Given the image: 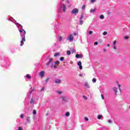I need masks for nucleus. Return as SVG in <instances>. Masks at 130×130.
<instances>
[{
    "label": "nucleus",
    "instance_id": "f257e3e1",
    "mask_svg": "<svg viewBox=\"0 0 130 130\" xmlns=\"http://www.w3.org/2000/svg\"><path fill=\"white\" fill-rule=\"evenodd\" d=\"M19 32L20 33V36L22 37V38L25 39V36L26 35V31L24 29H20L19 30Z\"/></svg>",
    "mask_w": 130,
    "mask_h": 130
},
{
    "label": "nucleus",
    "instance_id": "f03ea898",
    "mask_svg": "<svg viewBox=\"0 0 130 130\" xmlns=\"http://www.w3.org/2000/svg\"><path fill=\"white\" fill-rule=\"evenodd\" d=\"M59 64V61L57 60L55 62V63L54 65H52L51 68H54V69H57V67H56V64Z\"/></svg>",
    "mask_w": 130,
    "mask_h": 130
},
{
    "label": "nucleus",
    "instance_id": "7ed1b4c3",
    "mask_svg": "<svg viewBox=\"0 0 130 130\" xmlns=\"http://www.w3.org/2000/svg\"><path fill=\"white\" fill-rule=\"evenodd\" d=\"M78 13H79V10L77 8L74 9L71 12L72 14H78Z\"/></svg>",
    "mask_w": 130,
    "mask_h": 130
},
{
    "label": "nucleus",
    "instance_id": "20e7f679",
    "mask_svg": "<svg viewBox=\"0 0 130 130\" xmlns=\"http://www.w3.org/2000/svg\"><path fill=\"white\" fill-rule=\"evenodd\" d=\"M77 64L79 67V70H83V66H82V62L81 61H79Z\"/></svg>",
    "mask_w": 130,
    "mask_h": 130
},
{
    "label": "nucleus",
    "instance_id": "39448f33",
    "mask_svg": "<svg viewBox=\"0 0 130 130\" xmlns=\"http://www.w3.org/2000/svg\"><path fill=\"white\" fill-rule=\"evenodd\" d=\"M68 39H69L70 41H73V40H74V36H73V35H70Z\"/></svg>",
    "mask_w": 130,
    "mask_h": 130
},
{
    "label": "nucleus",
    "instance_id": "423d86ee",
    "mask_svg": "<svg viewBox=\"0 0 130 130\" xmlns=\"http://www.w3.org/2000/svg\"><path fill=\"white\" fill-rule=\"evenodd\" d=\"M55 84H60L61 83V80L60 79H56L55 80Z\"/></svg>",
    "mask_w": 130,
    "mask_h": 130
},
{
    "label": "nucleus",
    "instance_id": "0eeeda50",
    "mask_svg": "<svg viewBox=\"0 0 130 130\" xmlns=\"http://www.w3.org/2000/svg\"><path fill=\"white\" fill-rule=\"evenodd\" d=\"M40 76L41 78H43L44 77V71H42L40 73Z\"/></svg>",
    "mask_w": 130,
    "mask_h": 130
},
{
    "label": "nucleus",
    "instance_id": "6e6552de",
    "mask_svg": "<svg viewBox=\"0 0 130 130\" xmlns=\"http://www.w3.org/2000/svg\"><path fill=\"white\" fill-rule=\"evenodd\" d=\"M113 91H114L115 95H117V88L113 87Z\"/></svg>",
    "mask_w": 130,
    "mask_h": 130
},
{
    "label": "nucleus",
    "instance_id": "1a4fd4ad",
    "mask_svg": "<svg viewBox=\"0 0 130 130\" xmlns=\"http://www.w3.org/2000/svg\"><path fill=\"white\" fill-rule=\"evenodd\" d=\"M84 86L87 88H90V86L89 85V84L87 82L84 83Z\"/></svg>",
    "mask_w": 130,
    "mask_h": 130
},
{
    "label": "nucleus",
    "instance_id": "9d476101",
    "mask_svg": "<svg viewBox=\"0 0 130 130\" xmlns=\"http://www.w3.org/2000/svg\"><path fill=\"white\" fill-rule=\"evenodd\" d=\"M23 41H26V40L24 38H22V41H21L20 42V46H23V45H22V43H23Z\"/></svg>",
    "mask_w": 130,
    "mask_h": 130
},
{
    "label": "nucleus",
    "instance_id": "9b49d317",
    "mask_svg": "<svg viewBox=\"0 0 130 130\" xmlns=\"http://www.w3.org/2000/svg\"><path fill=\"white\" fill-rule=\"evenodd\" d=\"M61 99L62 100V101H67V98L65 96H61Z\"/></svg>",
    "mask_w": 130,
    "mask_h": 130
},
{
    "label": "nucleus",
    "instance_id": "f8f14e48",
    "mask_svg": "<svg viewBox=\"0 0 130 130\" xmlns=\"http://www.w3.org/2000/svg\"><path fill=\"white\" fill-rule=\"evenodd\" d=\"M96 11V8L94 9H91L90 10V13H95V11Z\"/></svg>",
    "mask_w": 130,
    "mask_h": 130
},
{
    "label": "nucleus",
    "instance_id": "ddd939ff",
    "mask_svg": "<svg viewBox=\"0 0 130 130\" xmlns=\"http://www.w3.org/2000/svg\"><path fill=\"white\" fill-rule=\"evenodd\" d=\"M66 5L63 4V12L64 13L66 12Z\"/></svg>",
    "mask_w": 130,
    "mask_h": 130
},
{
    "label": "nucleus",
    "instance_id": "4468645a",
    "mask_svg": "<svg viewBox=\"0 0 130 130\" xmlns=\"http://www.w3.org/2000/svg\"><path fill=\"white\" fill-rule=\"evenodd\" d=\"M52 60H53V59L50 58V60L49 61V62L48 63V64H47V66H49L50 63H51V61H52Z\"/></svg>",
    "mask_w": 130,
    "mask_h": 130
},
{
    "label": "nucleus",
    "instance_id": "2eb2a0df",
    "mask_svg": "<svg viewBox=\"0 0 130 130\" xmlns=\"http://www.w3.org/2000/svg\"><path fill=\"white\" fill-rule=\"evenodd\" d=\"M103 117V115H98V119H101V118H102Z\"/></svg>",
    "mask_w": 130,
    "mask_h": 130
},
{
    "label": "nucleus",
    "instance_id": "dca6fc26",
    "mask_svg": "<svg viewBox=\"0 0 130 130\" xmlns=\"http://www.w3.org/2000/svg\"><path fill=\"white\" fill-rule=\"evenodd\" d=\"M66 116H70V112H67L66 114H65Z\"/></svg>",
    "mask_w": 130,
    "mask_h": 130
},
{
    "label": "nucleus",
    "instance_id": "f3484780",
    "mask_svg": "<svg viewBox=\"0 0 130 130\" xmlns=\"http://www.w3.org/2000/svg\"><path fill=\"white\" fill-rule=\"evenodd\" d=\"M113 49H114L115 50H117V47H116V46H113Z\"/></svg>",
    "mask_w": 130,
    "mask_h": 130
},
{
    "label": "nucleus",
    "instance_id": "a211bd4d",
    "mask_svg": "<svg viewBox=\"0 0 130 130\" xmlns=\"http://www.w3.org/2000/svg\"><path fill=\"white\" fill-rule=\"evenodd\" d=\"M59 55V53H56V54H54V56L56 57V56H58Z\"/></svg>",
    "mask_w": 130,
    "mask_h": 130
},
{
    "label": "nucleus",
    "instance_id": "6ab92c4d",
    "mask_svg": "<svg viewBox=\"0 0 130 130\" xmlns=\"http://www.w3.org/2000/svg\"><path fill=\"white\" fill-rule=\"evenodd\" d=\"M75 56H76V58H80V54H77Z\"/></svg>",
    "mask_w": 130,
    "mask_h": 130
},
{
    "label": "nucleus",
    "instance_id": "aec40b11",
    "mask_svg": "<svg viewBox=\"0 0 130 130\" xmlns=\"http://www.w3.org/2000/svg\"><path fill=\"white\" fill-rule=\"evenodd\" d=\"M83 23H84V22L82 20H81L80 21L79 24H80V25H83Z\"/></svg>",
    "mask_w": 130,
    "mask_h": 130
},
{
    "label": "nucleus",
    "instance_id": "412c9836",
    "mask_svg": "<svg viewBox=\"0 0 130 130\" xmlns=\"http://www.w3.org/2000/svg\"><path fill=\"white\" fill-rule=\"evenodd\" d=\"M116 41H114L113 43V46H116Z\"/></svg>",
    "mask_w": 130,
    "mask_h": 130
},
{
    "label": "nucleus",
    "instance_id": "4be33fe9",
    "mask_svg": "<svg viewBox=\"0 0 130 130\" xmlns=\"http://www.w3.org/2000/svg\"><path fill=\"white\" fill-rule=\"evenodd\" d=\"M67 54L68 55H71V51H67Z\"/></svg>",
    "mask_w": 130,
    "mask_h": 130
},
{
    "label": "nucleus",
    "instance_id": "5701e85b",
    "mask_svg": "<svg viewBox=\"0 0 130 130\" xmlns=\"http://www.w3.org/2000/svg\"><path fill=\"white\" fill-rule=\"evenodd\" d=\"M34 102H35L34 100L31 99V100H30V104H33V103H34Z\"/></svg>",
    "mask_w": 130,
    "mask_h": 130
},
{
    "label": "nucleus",
    "instance_id": "b1692460",
    "mask_svg": "<svg viewBox=\"0 0 130 130\" xmlns=\"http://www.w3.org/2000/svg\"><path fill=\"white\" fill-rule=\"evenodd\" d=\"M26 77L27 78V79H30L31 78V76H30L29 75L27 74L26 75Z\"/></svg>",
    "mask_w": 130,
    "mask_h": 130
},
{
    "label": "nucleus",
    "instance_id": "393cba45",
    "mask_svg": "<svg viewBox=\"0 0 130 130\" xmlns=\"http://www.w3.org/2000/svg\"><path fill=\"white\" fill-rule=\"evenodd\" d=\"M100 19H104V16L103 15H101L100 16Z\"/></svg>",
    "mask_w": 130,
    "mask_h": 130
},
{
    "label": "nucleus",
    "instance_id": "a878e982",
    "mask_svg": "<svg viewBox=\"0 0 130 130\" xmlns=\"http://www.w3.org/2000/svg\"><path fill=\"white\" fill-rule=\"evenodd\" d=\"M89 35H92V34H93V31L90 30L88 32Z\"/></svg>",
    "mask_w": 130,
    "mask_h": 130
},
{
    "label": "nucleus",
    "instance_id": "bb28decb",
    "mask_svg": "<svg viewBox=\"0 0 130 130\" xmlns=\"http://www.w3.org/2000/svg\"><path fill=\"white\" fill-rule=\"evenodd\" d=\"M64 59V58L63 57H61L60 58V60H61V61H63Z\"/></svg>",
    "mask_w": 130,
    "mask_h": 130
},
{
    "label": "nucleus",
    "instance_id": "cd10ccee",
    "mask_svg": "<svg viewBox=\"0 0 130 130\" xmlns=\"http://www.w3.org/2000/svg\"><path fill=\"white\" fill-rule=\"evenodd\" d=\"M83 98L84 99H85V100H87L88 99V98H87V96H85V95H83Z\"/></svg>",
    "mask_w": 130,
    "mask_h": 130
},
{
    "label": "nucleus",
    "instance_id": "c85d7f7f",
    "mask_svg": "<svg viewBox=\"0 0 130 130\" xmlns=\"http://www.w3.org/2000/svg\"><path fill=\"white\" fill-rule=\"evenodd\" d=\"M57 93L58 94H59V95H60V94H61V93H62V91H57Z\"/></svg>",
    "mask_w": 130,
    "mask_h": 130
},
{
    "label": "nucleus",
    "instance_id": "c756f323",
    "mask_svg": "<svg viewBox=\"0 0 130 130\" xmlns=\"http://www.w3.org/2000/svg\"><path fill=\"white\" fill-rule=\"evenodd\" d=\"M96 79H95V78H93V79H92V82H93V83H96Z\"/></svg>",
    "mask_w": 130,
    "mask_h": 130
},
{
    "label": "nucleus",
    "instance_id": "7c9ffc66",
    "mask_svg": "<svg viewBox=\"0 0 130 130\" xmlns=\"http://www.w3.org/2000/svg\"><path fill=\"white\" fill-rule=\"evenodd\" d=\"M61 40H62V38L61 37H59V41L60 42V41H61Z\"/></svg>",
    "mask_w": 130,
    "mask_h": 130
},
{
    "label": "nucleus",
    "instance_id": "2f4dec72",
    "mask_svg": "<svg viewBox=\"0 0 130 130\" xmlns=\"http://www.w3.org/2000/svg\"><path fill=\"white\" fill-rule=\"evenodd\" d=\"M48 81H49V78H47V79L45 80L46 83H48Z\"/></svg>",
    "mask_w": 130,
    "mask_h": 130
},
{
    "label": "nucleus",
    "instance_id": "473e14b6",
    "mask_svg": "<svg viewBox=\"0 0 130 130\" xmlns=\"http://www.w3.org/2000/svg\"><path fill=\"white\" fill-rule=\"evenodd\" d=\"M103 35L104 36H105V35H107V31H104V33H103Z\"/></svg>",
    "mask_w": 130,
    "mask_h": 130
},
{
    "label": "nucleus",
    "instance_id": "72a5a7b5",
    "mask_svg": "<svg viewBox=\"0 0 130 130\" xmlns=\"http://www.w3.org/2000/svg\"><path fill=\"white\" fill-rule=\"evenodd\" d=\"M84 120H85V121H88L89 120V119L87 117H85Z\"/></svg>",
    "mask_w": 130,
    "mask_h": 130
},
{
    "label": "nucleus",
    "instance_id": "f704fd0d",
    "mask_svg": "<svg viewBox=\"0 0 130 130\" xmlns=\"http://www.w3.org/2000/svg\"><path fill=\"white\" fill-rule=\"evenodd\" d=\"M33 114L36 115V110H34L33 111Z\"/></svg>",
    "mask_w": 130,
    "mask_h": 130
},
{
    "label": "nucleus",
    "instance_id": "c9c22d12",
    "mask_svg": "<svg viewBox=\"0 0 130 130\" xmlns=\"http://www.w3.org/2000/svg\"><path fill=\"white\" fill-rule=\"evenodd\" d=\"M85 8H86V6L85 5H83L82 7V10H85Z\"/></svg>",
    "mask_w": 130,
    "mask_h": 130
},
{
    "label": "nucleus",
    "instance_id": "e433bc0d",
    "mask_svg": "<svg viewBox=\"0 0 130 130\" xmlns=\"http://www.w3.org/2000/svg\"><path fill=\"white\" fill-rule=\"evenodd\" d=\"M18 130H23V128H22L21 126H19Z\"/></svg>",
    "mask_w": 130,
    "mask_h": 130
},
{
    "label": "nucleus",
    "instance_id": "4c0bfd02",
    "mask_svg": "<svg viewBox=\"0 0 130 130\" xmlns=\"http://www.w3.org/2000/svg\"><path fill=\"white\" fill-rule=\"evenodd\" d=\"M82 57H83V55L80 54V55H79V58H82Z\"/></svg>",
    "mask_w": 130,
    "mask_h": 130
},
{
    "label": "nucleus",
    "instance_id": "58836bf2",
    "mask_svg": "<svg viewBox=\"0 0 130 130\" xmlns=\"http://www.w3.org/2000/svg\"><path fill=\"white\" fill-rule=\"evenodd\" d=\"M20 118H24V115L21 114V116H20Z\"/></svg>",
    "mask_w": 130,
    "mask_h": 130
},
{
    "label": "nucleus",
    "instance_id": "ea45409f",
    "mask_svg": "<svg viewBox=\"0 0 130 130\" xmlns=\"http://www.w3.org/2000/svg\"><path fill=\"white\" fill-rule=\"evenodd\" d=\"M96 2V0H91V3H95Z\"/></svg>",
    "mask_w": 130,
    "mask_h": 130
},
{
    "label": "nucleus",
    "instance_id": "a19ab883",
    "mask_svg": "<svg viewBox=\"0 0 130 130\" xmlns=\"http://www.w3.org/2000/svg\"><path fill=\"white\" fill-rule=\"evenodd\" d=\"M94 45H98V42H95L94 44Z\"/></svg>",
    "mask_w": 130,
    "mask_h": 130
},
{
    "label": "nucleus",
    "instance_id": "79ce46f5",
    "mask_svg": "<svg viewBox=\"0 0 130 130\" xmlns=\"http://www.w3.org/2000/svg\"><path fill=\"white\" fill-rule=\"evenodd\" d=\"M101 97L102 99H104V95H103V94H101Z\"/></svg>",
    "mask_w": 130,
    "mask_h": 130
},
{
    "label": "nucleus",
    "instance_id": "37998d69",
    "mask_svg": "<svg viewBox=\"0 0 130 130\" xmlns=\"http://www.w3.org/2000/svg\"><path fill=\"white\" fill-rule=\"evenodd\" d=\"M108 121L109 123H111V122H112L111 120H108Z\"/></svg>",
    "mask_w": 130,
    "mask_h": 130
},
{
    "label": "nucleus",
    "instance_id": "c03bdc74",
    "mask_svg": "<svg viewBox=\"0 0 130 130\" xmlns=\"http://www.w3.org/2000/svg\"><path fill=\"white\" fill-rule=\"evenodd\" d=\"M124 38H125V39L126 40V39H128L129 37H127V36H126V37H124Z\"/></svg>",
    "mask_w": 130,
    "mask_h": 130
},
{
    "label": "nucleus",
    "instance_id": "a18cd8bd",
    "mask_svg": "<svg viewBox=\"0 0 130 130\" xmlns=\"http://www.w3.org/2000/svg\"><path fill=\"white\" fill-rule=\"evenodd\" d=\"M71 51H72V53H74V49H72L71 50Z\"/></svg>",
    "mask_w": 130,
    "mask_h": 130
},
{
    "label": "nucleus",
    "instance_id": "49530a36",
    "mask_svg": "<svg viewBox=\"0 0 130 130\" xmlns=\"http://www.w3.org/2000/svg\"><path fill=\"white\" fill-rule=\"evenodd\" d=\"M41 91H44V87H43L42 88V89H41Z\"/></svg>",
    "mask_w": 130,
    "mask_h": 130
},
{
    "label": "nucleus",
    "instance_id": "de8ad7c7",
    "mask_svg": "<svg viewBox=\"0 0 130 130\" xmlns=\"http://www.w3.org/2000/svg\"><path fill=\"white\" fill-rule=\"evenodd\" d=\"M83 15H81V17H80V19H81V20H82V19H83Z\"/></svg>",
    "mask_w": 130,
    "mask_h": 130
},
{
    "label": "nucleus",
    "instance_id": "09e8293b",
    "mask_svg": "<svg viewBox=\"0 0 130 130\" xmlns=\"http://www.w3.org/2000/svg\"><path fill=\"white\" fill-rule=\"evenodd\" d=\"M79 77H83V74H79Z\"/></svg>",
    "mask_w": 130,
    "mask_h": 130
},
{
    "label": "nucleus",
    "instance_id": "8fccbe9b",
    "mask_svg": "<svg viewBox=\"0 0 130 130\" xmlns=\"http://www.w3.org/2000/svg\"><path fill=\"white\" fill-rule=\"evenodd\" d=\"M119 90L120 92H121V89L120 88V87L119 88Z\"/></svg>",
    "mask_w": 130,
    "mask_h": 130
},
{
    "label": "nucleus",
    "instance_id": "3c124183",
    "mask_svg": "<svg viewBox=\"0 0 130 130\" xmlns=\"http://www.w3.org/2000/svg\"><path fill=\"white\" fill-rule=\"evenodd\" d=\"M67 3H68V4H70V1H67Z\"/></svg>",
    "mask_w": 130,
    "mask_h": 130
},
{
    "label": "nucleus",
    "instance_id": "603ef678",
    "mask_svg": "<svg viewBox=\"0 0 130 130\" xmlns=\"http://www.w3.org/2000/svg\"><path fill=\"white\" fill-rule=\"evenodd\" d=\"M118 86L119 88H120V85L118 84Z\"/></svg>",
    "mask_w": 130,
    "mask_h": 130
},
{
    "label": "nucleus",
    "instance_id": "864d4df0",
    "mask_svg": "<svg viewBox=\"0 0 130 130\" xmlns=\"http://www.w3.org/2000/svg\"><path fill=\"white\" fill-rule=\"evenodd\" d=\"M33 91H34V89H33L31 91V93H32L33 92Z\"/></svg>",
    "mask_w": 130,
    "mask_h": 130
},
{
    "label": "nucleus",
    "instance_id": "5fc2aeb1",
    "mask_svg": "<svg viewBox=\"0 0 130 130\" xmlns=\"http://www.w3.org/2000/svg\"><path fill=\"white\" fill-rule=\"evenodd\" d=\"M108 47L110 46V44H108Z\"/></svg>",
    "mask_w": 130,
    "mask_h": 130
},
{
    "label": "nucleus",
    "instance_id": "6e6d98bb",
    "mask_svg": "<svg viewBox=\"0 0 130 130\" xmlns=\"http://www.w3.org/2000/svg\"><path fill=\"white\" fill-rule=\"evenodd\" d=\"M74 35H76V33H74Z\"/></svg>",
    "mask_w": 130,
    "mask_h": 130
},
{
    "label": "nucleus",
    "instance_id": "4d7b16f0",
    "mask_svg": "<svg viewBox=\"0 0 130 130\" xmlns=\"http://www.w3.org/2000/svg\"><path fill=\"white\" fill-rule=\"evenodd\" d=\"M55 45H56V44H55Z\"/></svg>",
    "mask_w": 130,
    "mask_h": 130
},
{
    "label": "nucleus",
    "instance_id": "13d9d810",
    "mask_svg": "<svg viewBox=\"0 0 130 130\" xmlns=\"http://www.w3.org/2000/svg\"><path fill=\"white\" fill-rule=\"evenodd\" d=\"M129 109H130V106L129 107Z\"/></svg>",
    "mask_w": 130,
    "mask_h": 130
}]
</instances>
